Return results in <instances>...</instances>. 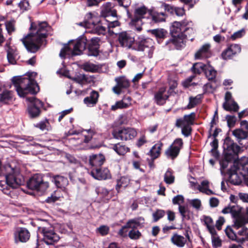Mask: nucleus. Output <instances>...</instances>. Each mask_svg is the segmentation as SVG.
<instances>
[{
	"mask_svg": "<svg viewBox=\"0 0 248 248\" xmlns=\"http://www.w3.org/2000/svg\"><path fill=\"white\" fill-rule=\"evenodd\" d=\"M50 30L51 27L46 22L31 23L30 33L21 41L29 52L35 53L46 45V38Z\"/></svg>",
	"mask_w": 248,
	"mask_h": 248,
	"instance_id": "obj_1",
	"label": "nucleus"
},
{
	"mask_svg": "<svg viewBox=\"0 0 248 248\" xmlns=\"http://www.w3.org/2000/svg\"><path fill=\"white\" fill-rule=\"evenodd\" d=\"M36 75L35 73H28L26 77L22 76L15 77L12 79V82L20 97H25L27 94H32L36 93L39 90V88L35 81L31 77Z\"/></svg>",
	"mask_w": 248,
	"mask_h": 248,
	"instance_id": "obj_2",
	"label": "nucleus"
},
{
	"mask_svg": "<svg viewBox=\"0 0 248 248\" xmlns=\"http://www.w3.org/2000/svg\"><path fill=\"white\" fill-rule=\"evenodd\" d=\"M5 168L9 172L5 175V181H0V186L3 193L9 195L11 192V188H15L23 185L25 180L18 168L13 169L9 165H6Z\"/></svg>",
	"mask_w": 248,
	"mask_h": 248,
	"instance_id": "obj_3",
	"label": "nucleus"
},
{
	"mask_svg": "<svg viewBox=\"0 0 248 248\" xmlns=\"http://www.w3.org/2000/svg\"><path fill=\"white\" fill-rule=\"evenodd\" d=\"M222 213L231 214L233 218L234 227L237 229L248 223V207L242 212L240 206L230 204L222 209Z\"/></svg>",
	"mask_w": 248,
	"mask_h": 248,
	"instance_id": "obj_4",
	"label": "nucleus"
},
{
	"mask_svg": "<svg viewBox=\"0 0 248 248\" xmlns=\"http://www.w3.org/2000/svg\"><path fill=\"white\" fill-rule=\"evenodd\" d=\"M87 39L83 35L80 36L76 40H72L62 48L60 56L64 58L66 55H79L87 47Z\"/></svg>",
	"mask_w": 248,
	"mask_h": 248,
	"instance_id": "obj_5",
	"label": "nucleus"
},
{
	"mask_svg": "<svg viewBox=\"0 0 248 248\" xmlns=\"http://www.w3.org/2000/svg\"><path fill=\"white\" fill-rule=\"evenodd\" d=\"M223 148L224 160L220 162L221 172L223 170L227 167L229 162L237 158V154L240 150V147L234 143L229 138L225 139Z\"/></svg>",
	"mask_w": 248,
	"mask_h": 248,
	"instance_id": "obj_6",
	"label": "nucleus"
},
{
	"mask_svg": "<svg viewBox=\"0 0 248 248\" xmlns=\"http://www.w3.org/2000/svg\"><path fill=\"white\" fill-rule=\"evenodd\" d=\"M138 134L137 130L131 127H120L114 129L112 132L113 137L122 141H128L133 140Z\"/></svg>",
	"mask_w": 248,
	"mask_h": 248,
	"instance_id": "obj_7",
	"label": "nucleus"
},
{
	"mask_svg": "<svg viewBox=\"0 0 248 248\" xmlns=\"http://www.w3.org/2000/svg\"><path fill=\"white\" fill-rule=\"evenodd\" d=\"M27 186L31 190L44 193L48 188L49 184L43 180L41 174H35L29 179L27 183Z\"/></svg>",
	"mask_w": 248,
	"mask_h": 248,
	"instance_id": "obj_8",
	"label": "nucleus"
},
{
	"mask_svg": "<svg viewBox=\"0 0 248 248\" xmlns=\"http://www.w3.org/2000/svg\"><path fill=\"white\" fill-rule=\"evenodd\" d=\"M69 135H79L81 133V139L84 142L88 143L92 139L99 140L102 139V134L99 133L94 128L82 130H70Z\"/></svg>",
	"mask_w": 248,
	"mask_h": 248,
	"instance_id": "obj_9",
	"label": "nucleus"
},
{
	"mask_svg": "<svg viewBox=\"0 0 248 248\" xmlns=\"http://www.w3.org/2000/svg\"><path fill=\"white\" fill-rule=\"evenodd\" d=\"M187 24L185 21L182 22L175 21L170 28V31L172 37H176L179 35L185 34L186 31L193 32L192 28L186 27Z\"/></svg>",
	"mask_w": 248,
	"mask_h": 248,
	"instance_id": "obj_10",
	"label": "nucleus"
},
{
	"mask_svg": "<svg viewBox=\"0 0 248 248\" xmlns=\"http://www.w3.org/2000/svg\"><path fill=\"white\" fill-rule=\"evenodd\" d=\"M183 145L181 139L178 138L174 140L171 145L165 151V155L168 158L174 159L178 155Z\"/></svg>",
	"mask_w": 248,
	"mask_h": 248,
	"instance_id": "obj_11",
	"label": "nucleus"
},
{
	"mask_svg": "<svg viewBox=\"0 0 248 248\" xmlns=\"http://www.w3.org/2000/svg\"><path fill=\"white\" fill-rule=\"evenodd\" d=\"M27 99L31 103L28 107V112L30 116L32 118L38 116L41 112L40 109L43 107V103L33 97L28 98Z\"/></svg>",
	"mask_w": 248,
	"mask_h": 248,
	"instance_id": "obj_12",
	"label": "nucleus"
},
{
	"mask_svg": "<svg viewBox=\"0 0 248 248\" xmlns=\"http://www.w3.org/2000/svg\"><path fill=\"white\" fill-rule=\"evenodd\" d=\"M118 41L123 47L131 48L136 41L134 37L127 32H122L118 35Z\"/></svg>",
	"mask_w": 248,
	"mask_h": 248,
	"instance_id": "obj_13",
	"label": "nucleus"
},
{
	"mask_svg": "<svg viewBox=\"0 0 248 248\" xmlns=\"http://www.w3.org/2000/svg\"><path fill=\"white\" fill-rule=\"evenodd\" d=\"M117 84L113 87V92L118 94H120L123 92V89H127L130 86V81L124 77H117L115 79Z\"/></svg>",
	"mask_w": 248,
	"mask_h": 248,
	"instance_id": "obj_14",
	"label": "nucleus"
},
{
	"mask_svg": "<svg viewBox=\"0 0 248 248\" xmlns=\"http://www.w3.org/2000/svg\"><path fill=\"white\" fill-rule=\"evenodd\" d=\"M44 242L47 245H52L60 239L59 235L53 230L46 228H42Z\"/></svg>",
	"mask_w": 248,
	"mask_h": 248,
	"instance_id": "obj_15",
	"label": "nucleus"
},
{
	"mask_svg": "<svg viewBox=\"0 0 248 248\" xmlns=\"http://www.w3.org/2000/svg\"><path fill=\"white\" fill-rule=\"evenodd\" d=\"M153 44H154V42L151 38L140 36L136 40L132 47V49L140 52L143 49Z\"/></svg>",
	"mask_w": 248,
	"mask_h": 248,
	"instance_id": "obj_16",
	"label": "nucleus"
},
{
	"mask_svg": "<svg viewBox=\"0 0 248 248\" xmlns=\"http://www.w3.org/2000/svg\"><path fill=\"white\" fill-rule=\"evenodd\" d=\"M90 174L94 179L98 180H106L111 178L110 173L107 168L101 169L100 167L93 169Z\"/></svg>",
	"mask_w": 248,
	"mask_h": 248,
	"instance_id": "obj_17",
	"label": "nucleus"
},
{
	"mask_svg": "<svg viewBox=\"0 0 248 248\" xmlns=\"http://www.w3.org/2000/svg\"><path fill=\"white\" fill-rule=\"evenodd\" d=\"M172 38L170 39L166 42V45H169L172 44L177 49H180L185 45V43L186 40L189 39V37L186 34H180L178 36L172 37Z\"/></svg>",
	"mask_w": 248,
	"mask_h": 248,
	"instance_id": "obj_18",
	"label": "nucleus"
},
{
	"mask_svg": "<svg viewBox=\"0 0 248 248\" xmlns=\"http://www.w3.org/2000/svg\"><path fill=\"white\" fill-rule=\"evenodd\" d=\"M15 240L16 243L19 242L25 243L28 241L30 238L29 231L25 228L17 229L14 233Z\"/></svg>",
	"mask_w": 248,
	"mask_h": 248,
	"instance_id": "obj_19",
	"label": "nucleus"
},
{
	"mask_svg": "<svg viewBox=\"0 0 248 248\" xmlns=\"http://www.w3.org/2000/svg\"><path fill=\"white\" fill-rule=\"evenodd\" d=\"M240 51L241 47L240 45L238 44H232L229 46L228 47L222 52L221 56L224 60L230 59L235 54L240 53Z\"/></svg>",
	"mask_w": 248,
	"mask_h": 248,
	"instance_id": "obj_20",
	"label": "nucleus"
},
{
	"mask_svg": "<svg viewBox=\"0 0 248 248\" xmlns=\"http://www.w3.org/2000/svg\"><path fill=\"white\" fill-rule=\"evenodd\" d=\"M185 235L186 237L177 233H174L171 238V241L174 245L178 247L183 248L186 244L187 239L188 241L190 240V237L187 230L186 231Z\"/></svg>",
	"mask_w": 248,
	"mask_h": 248,
	"instance_id": "obj_21",
	"label": "nucleus"
},
{
	"mask_svg": "<svg viewBox=\"0 0 248 248\" xmlns=\"http://www.w3.org/2000/svg\"><path fill=\"white\" fill-rule=\"evenodd\" d=\"M150 10H148L144 6L139 7L135 10V16L132 19L131 22L133 25H140L141 24L142 18L145 17L146 14H149Z\"/></svg>",
	"mask_w": 248,
	"mask_h": 248,
	"instance_id": "obj_22",
	"label": "nucleus"
},
{
	"mask_svg": "<svg viewBox=\"0 0 248 248\" xmlns=\"http://www.w3.org/2000/svg\"><path fill=\"white\" fill-rule=\"evenodd\" d=\"M105 160L104 155L101 154L92 155L89 157V164L91 169L100 168Z\"/></svg>",
	"mask_w": 248,
	"mask_h": 248,
	"instance_id": "obj_23",
	"label": "nucleus"
},
{
	"mask_svg": "<svg viewBox=\"0 0 248 248\" xmlns=\"http://www.w3.org/2000/svg\"><path fill=\"white\" fill-rule=\"evenodd\" d=\"M99 19V17L95 12H89L85 16L84 22H81L79 25L84 26L86 28H89L95 23L98 22Z\"/></svg>",
	"mask_w": 248,
	"mask_h": 248,
	"instance_id": "obj_24",
	"label": "nucleus"
},
{
	"mask_svg": "<svg viewBox=\"0 0 248 248\" xmlns=\"http://www.w3.org/2000/svg\"><path fill=\"white\" fill-rule=\"evenodd\" d=\"M83 66L84 70L92 73L104 72L106 70V65L105 64H94L88 62L85 63Z\"/></svg>",
	"mask_w": 248,
	"mask_h": 248,
	"instance_id": "obj_25",
	"label": "nucleus"
},
{
	"mask_svg": "<svg viewBox=\"0 0 248 248\" xmlns=\"http://www.w3.org/2000/svg\"><path fill=\"white\" fill-rule=\"evenodd\" d=\"M210 47L209 44L203 45L195 53V58L196 59H203L210 57L212 55Z\"/></svg>",
	"mask_w": 248,
	"mask_h": 248,
	"instance_id": "obj_26",
	"label": "nucleus"
},
{
	"mask_svg": "<svg viewBox=\"0 0 248 248\" xmlns=\"http://www.w3.org/2000/svg\"><path fill=\"white\" fill-rule=\"evenodd\" d=\"M169 96V95L166 93V88H160L158 91L155 93V101L158 105H163L166 103Z\"/></svg>",
	"mask_w": 248,
	"mask_h": 248,
	"instance_id": "obj_27",
	"label": "nucleus"
},
{
	"mask_svg": "<svg viewBox=\"0 0 248 248\" xmlns=\"http://www.w3.org/2000/svg\"><path fill=\"white\" fill-rule=\"evenodd\" d=\"M204 73L208 80L211 81L215 84L214 85H213V87L211 86V87L215 88L217 86V84L216 79L217 71L214 69V68L208 64L207 65Z\"/></svg>",
	"mask_w": 248,
	"mask_h": 248,
	"instance_id": "obj_28",
	"label": "nucleus"
},
{
	"mask_svg": "<svg viewBox=\"0 0 248 248\" xmlns=\"http://www.w3.org/2000/svg\"><path fill=\"white\" fill-rule=\"evenodd\" d=\"M105 25H106V23L104 21V20L100 21L99 19L98 22L95 23L93 25L90 27L91 30L88 31L98 35H104L106 33L107 29V27Z\"/></svg>",
	"mask_w": 248,
	"mask_h": 248,
	"instance_id": "obj_29",
	"label": "nucleus"
},
{
	"mask_svg": "<svg viewBox=\"0 0 248 248\" xmlns=\"http://www.w3.org/2000/svg\"><path fill=\"white\" fill-rule=\"evenodd\" d=\"M57 190L54 192L50 197H48L46 202L48 203L54 202L57 201H61L62 198L68 197V192L67 190Z\"/></svg>",
	"mask_w": 248,
	"mask_h": 248,
	"instance_id": "obj_30",
	"label": "nucleus"
},
{
	"mask_svg": "<svg viewBox=\"0 0 248 248\" xmlns=\"http://www.w3.org/2000/svg\"><path fill=\"white\" fill-rule=\"evenodd\" d=\"M101 15L104 17L110 16L115 17L116 16V11L113 9L111 3L107 2L102 5Z\"/></svg>",
	"mask_w": 248,
	"mask_h": 248,
	"instance_id": "obj_31",
	"label": "nucleus"
},
{
	"mask_svg": "<svg viewBox=\"0 0 248 248\" xmlns=\"http://www.w3.org/2000/svg\"><path fill=\"white\" fill-rule=\"evenodd\" d=\"M144 218L140 217L129 220L126 223V226L131 229L142 228L144 227Z\"/></svg>",
	"mask_w": 248,
	"mask_h": 248,
	"instance_id": "obj_32",
	"label": "nucleus"
},
{
	"mask_svg": "<svg viewBox=\"0 0 248 248\" xmlns=\"http://www.w3.org/2000/svg\"><path fill=\"white\" fill-rule=\"evenodd\" d=\"M99 93L95 91H92L89 96L85 97L83 100L84 103L88 107H93L97 103Z\"/></svg>",
	"mask_w": 248,
	"mask_h": 248,
	"instance_id": "obj_33",
	"label": "nucleus"
},
{
	"mask_svg": "<svg viewBox=\"0 0 248 248\" xmlns=\"http://www.w3.org/2000/svg\"><path fill=\"white\" fill-rule=\"evenodd\" d=\"M52 182L57 187L62 189L67 190L66 186L68 185V180L66 177L56 175L53 177Z\"/></svg>",
	"mask_w": 248,
	"mask_h": 248,
	"instance_id": "obj_34",
	"label": "nucleus"
},
{
	"mask_svg": "<svg viewBox=\"0 0 248 248\" xmlns=\"http://www.w3.org/2000/svg\"><path fill=\"white\" fill-rule=\"evenodd\" d=\"M163 146V143L161 141H158L155 144L151 149L148 155H150L152 159H155L158 158Z\"/></svg>",
	"mask_w": 248,
	"mask_h": 248,
	"instance_id": "obj_35",
	"label": "nucleus"
},
{
	"mask_svg": "<svg viewBox=\"0 0 248 248\" xmlns=\"http://www.w3.org/2000/svg\"><path fill=\"white\" fill-rule=\"evenodd\" d=\"M13 98V93L11 91L4 90L0 93V102L8 104L11 102Z\"/></svg>",
	"mask_w": 248,
	"mask_h": 248,
	"instance_id": "obj_36",
	"label": "nucleus"
},
{
	"mask_svg": "<svg viewBox=\"0 0 248 248\" xmlns=\"http://www.w3.org/2000/svg\"><path fill=\"white\" fill-rule=\"evenodd\" d=\"M7 58L9 63L15 64L18 59V54L16 49L9 48L7 51Z\"/></svg>",
	"mask_w": 248,
	"mask_h": 248,
	"instance_id": "obj_37",
	"label": "nucleus"
},
{
	"mask_svg": "<svg viewBox=\"0 0 248 248\" xmlns=\"http://www.w3.org/2000/svg\"><path fill=\"white\" fill-rule=\"evenodd\" d=\"M209 185L210 183L208 180H203L201 182V185H198V189L200 192L208 195L214 194V192L209 188Z\"/></svg>",
	"mask_w": 248,
	"mask_h": 248,
	"instance_id": "obj_38",
	"label": "nucleus"
},
{
	"mask_svg": "<svg viewBox=\"0 0 248 248\" xmlns=\"http://www.w3.org/2000/svg\"><path fill=\"white\" fill-rule=\"evenodd\" d=\"M201 221L204 223L209 232L215 230L213 219L210 217L203 215L201 218Z\"/></svg>",
	"mask_w": 248,
	"mask_h": 248,
	"instance_id": "obj_39",
	"label": "nucleus"
},
{
	"mask_svg": "<svg viewBox=\"0 0 248 248\" xmlns=\"http://www.w3.org/2000/svg\"><path fill=\"white\" fill-rule=\"evenodd\" d=\"M149 15L151 16L152 20L155 22H162L165 20L166 15L163 12H157L151 10L149 11Z\"/></svg>",
	"mask_w": 248,
	"mask_h": 248,
	"instance_id": "obj_40",
	"label": "nucleus"
},
{
	"mask_svg": "<svg viewBox=\"0 0 248 248\" xmlns=\"http://www.w3.org/2000/svg\"><path fill=\"white\" fill-rule=\"evenodd\" d=\"M112 149L119 155H124L129 151V148L121 143L115 144Z\"/></svg>",
	"mask_w": 248,
	"mask_h": 248,
	"instance_id": "obj_41",
	"label": "nucleus"
},
{
	"mask_svg": "<svg viewBox=\"0 0 248 248\" xmlns=\"http://www.w3.org/2000/svg\"><path fill=\"white\" fill-rule=\"evenodd\" d=\"M155 50V43L151 44L150 46L143 49L140 52H143V57L144 58L151 59L153 57V55Z\"/></svg>",
	"mask_w": 248,
	"mask_h": 248,
	"instance_id": "obj_42",
	"label": "nucleus"
},
{
	"mask_svg": "<svg viewBox=\"0 0 248 248\" xmlns=\"http://www.w3.org/2000/svg\"><path fill=\"white\" fill-rule=\"evenodd\" d=\"M209 232L211 235L212 244L213 247L215 248L221 247L222 241L217 235L216 230Z\"/></svg>",
	"mask_w": 248,
	"mask_h": 248,
	"instance_id": "obj_43",
	"label": "nucleus"
},
{
	"mask_svg": "<svg viewBox=\"0 0 248 248\" xmlns=\"http://www.w3.org/2000/svg\"><path fill=\"white\" fill-rule=\"evenodd\" d=\"M225 233L227 236L230 239L232 240H235L238 242H240L242 243L244 242V238H239L237 237L236 234L234 232L232 228L230 227H227L225 230Z\"/></svg>",
	"mask_w": 248,
	"mask_h": 248,
	"instance_id": "obj_44",
	"label": "nucleus"
},
{
	"mask_svg": "<svg viewBox=\"0 0 248 248\" xmlns=\"http://www.w3.org/2000/svg\"><path fill=\"white\" fill-rule=\"evenodd\" d=\"M129 179L127 177H122L120 179L117 180V184L116 186V189L119 192L121 188H124L129 183Z\"/></svg>",
	"mask_w": 248,
	"mask_h": 248,
	"instance_id": "obj_45",
	"label": "nucleus"
},
{
	"mask_svg": "<svg viewBox=\"0 0 248 248\" xmlns=\"http://www.w3.org/2000/svg\"><path fill=\"white\" fill-rule=\"evenodd\" d=\"M207 65L202 62L196 63L193 64L191 70L194 74H200L202 72H204Z\"/></svg>",
	"mask_w": 248,
	"mask_h": 248,
	"instance_id": "obj_46",
	"label": "nucleus"
},
{
	"mask_svg": "<svg viewBox=\"0 0 248 248\" xmlns=\"http://www.w3.org/2000/svg\"><path fill=\"white\" fill-rule=\"evenodd\" d=\"M223 107L224 109L227 111H237L239 109L238 105L233 100L229 102H224L223 104Z\"/></svg>",
	"mask_w": 248,
	"mask_h": 248,
	"instance_id": "obj_47",
	"label": "nucleus"
},
{
	"mask_svg": "<svg viewBox=\"0 0 248 248\" xmlns=\"http://www.w3.org/2000/svg\"><path fill=\"white\" fill-rule=\"evenodd\" d=\"M35 126L42 131H49L51 129V126L47 119L39 122L34 125Z\"/></svg>",
	"mask_w": 248,
	"mask_h": 248,
	"instance_id": "obj_48",
	"label": "nucleus"
},
{
	"mask_svg": "<svg viewBox=\"0 0 248 248\" xmlns=\"http://www.w3.org/2000/svg\"><path fill=\"white\" fill-rule=\"evenodd\" d=\"M232 134L238 140L245 139L248 136V132L242 129H236L233 130Z\"/></svg>",
	"mask_w": 248,
	"mask_h": 248,
	"instance_id": "obj_49",
	"label": "nucleus"
},
{
	"mask_svg": "<svg viewBox=\"0 0 248 248\" xmlns=\"http://www.w3.org/2000/svg\"><path fill=\"white\" fill-rule=\"evenodd\" d=\"M201 95L199 94L195 97H190L189 99V103L186 107V108L190 109L195 107L201 102Z\"/></svg>",
	"mask_w": 248,
	"mask_h": 248,
	"instance_id": "obj_50",
	"label": "nucleus"
},
{
	"mask_svg": "<svg viewBox=\"0 0 248 248\" xmlns=\"http://www.w3.org/2000/svg\"><path fill=\"white\" fill-rule=\"evenodd\" d=\"M164 181L168 184H171L174 181V176L173 171L170 169H168L164 174Z\"/></svg>",
	"mask_w": 248,
	"mask_h": 248,
	"instance_id": "obj_51",
	"label": "nucleus"
},
{
	"mask_svg": "<svg viewBox=\"0 0 248 248\" xmlns=\"http://www.w3.org/2000/svg\"><path fill=\"white\" fill-rule=\"evenodd\" d=\"M152 34L154 35L157 39L164 38L166 34L167 31L164 29H155L151 31Z\"/></svg>",
	"mask_w": 248,
	"mask_h": 248,
	"instance_id": "obj_52",
	"label": "nucleus"
},
{
	"mask_svg": "<svg viewBox=\"0 0 248 248\" xmlns=\"http://www.w3.org/2000/svg\"><path fill=\"white\" fill-rule=\"evenodd\" d=\"M248 165V157L243 156L241 158L239 161L238 164L236 167L240 168V170H242L243 171L247 172V169L246 165Z\"/></svg>",
	"mask_w": 248,
	"mask_h": 248,
	"instance_id": "obj_53",
	"label": "nucleus"
},
{
	"mask_svg": "<svg viewBox=\"0 0 248 248\" xmlns=\"http://www.w3.org/2000/svg\"><path fill=\"white\" fill-rule=\"evenodd\" d=\"M179 211L183 219H189L190 218L189 211L186 206H179Z\"/></svg>",
	"mask_w": 248,
	"mask_h": 248,
	"instance_id": "obj_54",
	"label": "nucleus"
},
{
	"mask_svg": "<svg viewBox=\"0 0 248 248\" xmlns=\"http://www.w3.org/2000/svg\"><path fill=\"white\" fill-rule=\"evenodd\" d=\"M165 215V212L163 210L157 209L153 213V221L156 222L161 218H162Z\"/></svg>",
	"mask_w": 248,
	"mask_h": 248,
	"instance_id": "obj_55",
	"label": "nucleus"
},
{
	"mask_svg": "<svg viewBox=\"0 0 248 248\" xmlns=\"http://www.w3.org/2000/svg\"><path fill=\"white\" fill-rule=\"evenodd\" d=\"M109 228L107 225H101L95 230L97 233H99L102 236H105L108 233Z\"/></svg>",
	"mask_w": 248,
	"mask_h": 248,
	"instance_id": "obj_56",
	"label": "nucleus"
},
{
	"mask_svg": "<svg viewBox=\"0 0 248 248\" xmlns=\"http://www.w3.org/2000/svg\"><path fill=\"white\" fill-rule=\"evenodd\" d=\"M88 55L89 56H97L99 54V47L96 46L95 45H88Z\"/></svg>",
	"mask_w": 248,
	"mask_h": 248,
	"instance_id": "obj_57",
	"label": "nucleus"
},
{
	"mask_svg": "<svg viewBox=\"0 0 248 248\" xmlns=\"http://www.w3.org/2000/svg\"><path fill=\"white\" fill-rule=\"evenodd\" d=\"M195 117L196 114L195 112H192L189 114L185 115L183 117L185 121H186L190 126L193 124Z\"/></svg>",
	"mask_w": 248,
	"mask_h": 248,
	"instance_id": "obj_58",
	"label": "nucleus"
},
{
	"mask_svg": "<svg viewBox=\"0 0 248 248\" xmlns=\"http://www.w3.org/2000/svg\"><path fill=\"white\" fill-rule=\"evenodd\" d=\"M95 192L98 195L104 197L107 196L109 193L108 190L103 186H97L95 188Z\"/></svg>",
	"mask_w": 248,
	"mask_h": 248,
	"instance_id": "obj_59",
	"label": "nucleus"
},
{
	"mask_svg": "<svg viewBox=\"0 0 248 248\" xmlns=\"http://www.w3.org/2000/svg\"><path fill=\"white\" fill-rule=\"evenodd\" d=\"M126 104L124 103L123 101L120 100L117 101L115 104L112 105L111 107V110L115 111L118 109L125 108V106H126Z\"/></svg>",
	"mask_w": 248,
	"mask_h": 248,
	"instance_id": "obj_60",
	"label": "nucleus"
},
{
	"mask_svg": "<svg viewBox=\"0 0 248 248\" xmlns=\"http://www.w3.org/2000/svg\"><path fill=\"white\" fill-rule=\"evenodd\" d=\"M128 236L132 239H138L141 236V233L136 229H132L129 232Z\"/></svg>",
	"mask_w": 248,
	"mask_h": 248,
	"instance_id": "obj_61",
	"label": "nucleus"
},
{
	"mask_svg": "<svg viewBox=\"0 0 248 248\" xmlns=\"http://www.w3.org/2000/svg\"><path fill=\"white\" fill-rule=\"evenodd\" d=\"M104 21L106 23L107 28L109 30L110 28H113L119 26V22L118 20H115L112 21H108L107 19H104Z\"/></svg>",
	"mask_w": 248,
	"mask_h": 248,
	"instance_id": "obj_62",
	"label": "nucleus"
},
{
	"mask_svg": "<svg viewBox=\"0 0 248 248\" xmlns=\"http://www.w3.org/2000/svg\"><path fill=\"white\" fill-rule=\"evenodd\" d=\"M18 6L23 11L28 10L30 8V4L27 0H22L18 3Z\"/></svg>",
	"mask_w": 248,
	"mask_h": 248,
	"instance_id": "obj_63",
	"label": "nucleus"
},
{
	"mask_svg": "<svg viewBox=\"0 0 248 248\" xmlns=\"http://www.w3.org/2000/svg\"><path fill=\"white\" fill-rule=\"evenodd\" d=\"M5 27L9 34H11L15 31V21H8L5 23Z\"/></svg>",
	"mask_w": 248,
	"mask_h": 248,
	"instance_id": "obj_64",
	"label": "nucleus"
}]
</instances>
